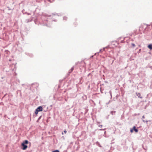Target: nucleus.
I'll return each mask as SVG.
<instances>
[{
  "instance_id": "obj_1",
  "label": "nucleus",
  "mask_w": 152,
  "mask_h": 152,
  "mask_svg": "<svg viewBox=\"0 0 152 152\" xmlns=\"http://www.w3.org/2000/svg\"><path fill=\"white\" fill-rule=\"evenodd\" d=\"M28 141L27 140H25L23 141L21 144V146L23 147L22 149L23 150H26L27 148V146L25 144H27L28 143Z\"/></svg>"
},
{
  "instance_id": "obj_2",
  "label": "nucleus",
  "mask_w": 152,
  "mask_h": 152,
  "mask_svg": "<svg viewBox=\"0 0 152 152\" xmlns=\"http://www.w3.org/2000/svg\"><path fill=\"white\" fill-rule=\"evenodd\" d=\"M42 111V108L41 106H39V107L36 109L35 112V114L36 115H37L38 112H39L40 111Z\"/></svg>"
},
{
  "instance_id": "obj_3",
  "label": "nucleus",
  "mask_w": 152,
  "mask_h": 152,
  "mask_svg": "<svg viewBox=\"0 0 152 152\" xmlns=\"http://www.w3.org/2000/svg\"><path fill=\"white\" fill-rule=\"evenodd\" d=\"M133 130H134V131L137 133L138 132V130L136 128V126H133Z\"/></svg>"
},
{
  "instance_id": "obj_4",
  "label": "nucleus",
  "mask_w": 152,
  "mask_h": 152,
  "mask_svg": "<svg viewBox=\"0 0 152 152\" xmlns=\"http://www.w3.org/2000/svg\"><path fill=\"white\" fill-rule=\"evenodd\" d=\"M136 95L138 96V97L140 98H142V97L141 96V94L139 93H136Z\"/></svg>"
},
{
  "instance_id": "obj_5",
  "label": "nucleus",
  "mask_w": 152,
  "mask_h": 152,
  "mask_svg": "<svg viewBox=\"0 0 152 152\" xmlns=\"http://www.w3.org/2000/svg\"><path fill=\"white\" fill-rule=\"evenodd\" d=\"M148 47L150 50H152V44H150L148 45Z\"/></svg>"
},
{
  "instance_id": "obj_6",
  "label": "nucleus",
  "mask_w": 152,
  "mask_h": 152,
  "mask_svg": "<svg viewBox=\"0 0 152 152\" xmlns=\"http://www.w3.org/2000/svg\"><path fill=\"white\" fill-rule=\"evenodd\" d=\"M143 25H141L140 26V28H139L140 31H142V28H143Z\"/></svg>"
},
{
  "instance_id": "obj_7",
  "label": "nucleus",
  "mask_w": 152,
  "mask_h": 152,
  "mask_svg": "<svg viewBox=\"0 0 152 152\" xmlns=\"http://www.w3.org/2000/svg\"><path fill=\"white\" fill-rule=\"evenodd\" d=\"M143 25H141L140 26V28H139L140 31H142V28H143Z\"/></svg>"
},
{
  "instance_id": "obj_8",
  "label": "nucleus",
  "mask_w": 152,
  "mask_h": 152,
  "mask_svg": "<svg viewBox=\"0 0 152 152\" xmlns=\"http://www.w3.org/2000/svg\"><path fill=\"white\" fill-rule=\"evenodd\" d=\"M52 152H60L58 150H55L53 151Z\"/></svg>"
},
{
  "instance_id": "obj_9",
  "label": "nucleus",
  "mask_w": 152,
  "mask_h": 152,
  "mask_svg": "<svg viewBox=\"0 0 152 152\" xmlns=\"http://www.w3.org/2000/svg\"><path fill=\"white\" fill-rule=\"evenodd\" d=\"M133 129H131L130 130V132L131 133H132L133 132Z\"/></svg>"
},
{
  "instance_id": "obj_10",
  "label": "nucleus",
  "mask_w": 152,
  "mask_h": 152,
  "mask_svg": "<svg viewBox=\"0 0 152 152\" xmlns=\"http://www.w3.org/2000/svg\"><path fill=\"white\" fill-rule=\"evenodd\" d=\"M132 46L133 47H135V44H133V43H132Z\"/></svg>"
},
{
  "instance_id": "obj_11",
  "label": "nucleus",
  "mask_w": 152,
  "mask_h": 152,
  "mask_svg": "<svg viewBox=\"0 0 152 152\" xmlns=\"http://www.w3.org/2000/svg\"><path fill=\"white\" fill-rule=\"evenodd\" d=\"M64 132L65 134H66L67 132V131L66 130H64Z\"/></svg>"
},
{
  "instance_id": "obj_12",
  "label": "nucleus",
  "mask_w": 152,
  "mask_h": 152,
  "mask_svg": "<svg viewBox=\"0 0 152 152\" xmlns=\"http://www.w3.org/2000/svg\"><path fill=\"white\" fill-rule=\"evenodd\" d=\"M62 134H64L63 133V132H62Z\"/></svg>"
}]
</instances>
